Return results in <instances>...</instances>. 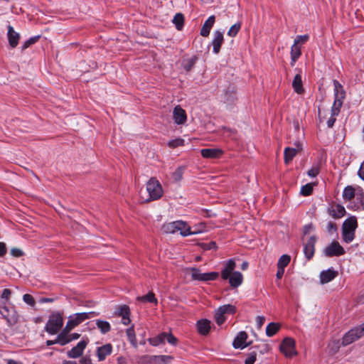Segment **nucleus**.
<instances>
[{
	"mask_svg": "<svg viewBox=\"0 0 364 364\" xmlns=\"http://www.w3.org/2000/svg\"><path fill=\"white\" fill-rule=\"evenodd\" d=\"M96 325L102 333H107L111 330V326L109 322L102 320H97Z\"/></svg>",
	"mask_w": 364,
	"mask_h": 364,
	"instance_id": "35",
	"label": "nucleus"
},
{
	"mask_svg": "<svg viewBox=\"0 0 364 364\" xmlns=\"http://www.w3.org/2000/svg\"><path fill=\"white\" fill-rule=\"evenodd\" d=\"M235 267V262L232 259H230L229 260H228L225 264L223 269L221 271L222 279L224 280L228 279L234 272Z\"/></svg>",
	"mask_w": 364,
	"mask_h": 364,
	"instance_id": "21",
	"label": "nucleus"
},
{
	"mask_svg": "<svg viewBox=\"0 0 364 364\" xmlns=\"http://www.w3.org/2000/svg\"><path fill=\"white\" fill-rule=\"evenodd\" d=\"M215 320L216 323L219 326L224 323L226 320V317L225 316V314L223 313H222L221 310H220L218 308L215 311Z\"/></svg>",
	"mask_w": 364,
	"mask_h": 364,
	"instance_id": "42",
	"label": "nucleus"
},
{
	"mask_svg": "<svg viewBox=\"0 0 364 364\" xmlns=\"http://www.w3.org/2000/svg\"><path fill=\"white\" fill-rule=\"evenodd\" d=\"M281 325L279 323L271 322L266 327V334L269 337L274 336L280 329Z\"/></svg>",
	"mask_w": 364,
	"mask_h": 364,
	"instance_id": "30",
	"label": "nucleus"
},
{
	"mask_svg": "<svg viewBox=\"0 0 364 364\" xmlns=\"http://www.w3.org/2000/svg\"><path fill=\"white\" fill-rule=\"evenodd\" d=\"M11 253L13 256L16 257H21L23 255L22 250L18 248H13L11 251Z\"/></svg>",
	"mask_w": 364,
	"mask_h": 364,
	"instance_id": "55",
	"label": "nucleus"
},
{
	"mask_svg": "<svg viewBox=\"0 0 364 364\" xmlns=\"http://www.w3.org/2000/svg\"><path fill=\"white\" fill-rule=\"evenodd\" d=\"M358 174L359 177L364 181V161L360 165V167L358 170Z\"/></svg>",
	"mask_w": 364,
	"mask_h": 364,
	"instance_id": "59",
	"label": "nucleus"
},
{
	"mask_svg": "<svg viewBox=\"0 0 364 364\" xmlns=\"http://www.w3.org/2000/svg\"><path fill=\"white\" fill-rule=\"evenodd\" d=\"M173 119L176 124H183L187 120L186 111L181 106H176L173 111Z\"/></svg>",
	"mask_w": 364,
	"mask_h": 364,
	"instance_id": "17",
	"label": "nucleus"
},
{
	"mask_svg": "<svg viewBox=\"0 0 364 364\" xmlns=\"http://www.w3.org/2000/svg\"><path fill=\"white\" fill-rule=\"evenodd\" d=\"M257 346H254L250 349V352L247 354V358L245 360V364H254L257 359V352L256 350Z\"/></svg>",
	"mask_w": 364,
	"mask_h": 364,
	"instance_id": "33",
	"label": "nucleus"
},
{
	"mask_svg": "<svg viewBox=\"0 0 364 364\" xmlns=\"http://www.w3.org/2000/svg\"><path fill=\"white\" fill-rule=\"evenodd\" d=\"M40 36H36L30 38L28 40L25 41L22 46V50H25L28 48L31 45L36 43L40 38Z\"/></svg>",
	"mask_w": 364,
	"mask_h": 364,
	"instance_id": "46",
	"label": "nucleus"
},
{
	"mask_svg": "<svg viewBox=\"0 0 364 364\" xmlns=\"http://www.w3.org/2000/svg\"><path fill=\"white\" fill-rule=\"evenodd\" d=\"M137 300L143 302L154 303L156 304L158 303L155 294L151 291L149 292L146 295L138 296Z\"/></svg>",
	"mask_w": 364,
	"mask_h": 364,
	"instance_id": "38",
	"label": "nucleus"
},
{
	"mask_svg": "<svg viewBox=\"0 0 364 364\" xmlns=\"http://www.w3.org/2000/svg\"><path fill=\"white\" fill-rule=\"evenodd\" d=\"M63 313L59 311L53 312L45 326L44 330L50 335H55L59 332L63 326Z\"/></svg>",
	"mask_w": 364,
	"mask_h": 364,
	"instance_id": "2",
	"label": "nucleus"
},
{
	"mask_svg": "<svg viewBox=\"0 0 364 364\" xmlns=\"http://www.w3.org/2000/svg\"><path fill=\"white\" fill-rule=\"evenodd\" d=\"M292 87L297 94H303L304 92L301 75L299 73L295 75L292 82Z\"/></svg>",
	"mask_w": 364,
	"mask_h": 364,
	"instance_id": "28",
	"label": "nucleus"
},
{
	"mask_svg": "<svg viewBox=\"0 0 364 364\" xmlns=\"http://www.w3.org/2000/svg\"><path fill=\"white\" fill-rule=\"evenodd\" d=\"M313 192V187L311 183L303 186L301 188V194L304 196H310Z\"/></svg>",
	"mask_w": 364,
	"mask_h": 364,
	"instance_id": "47",
	"label": "nucleus"
},
{
	"mask_svg": "<svg viewBox=\"0 0 364 364\" xmlns=\"http://www.w3.org/2000/svg\"><path fill=\"white\" fill-rule=\"evenodd\" d=\"M316 242V236H311L307 242L304 245V253L307 260L311 259L314 255Z\"/></svg>",
	"mask_w": 364,
	"mask_h": 364,
	"instance_id": "15",
	"label": "nucleus"
},
{
	"mask_svg": "<svg viewBox=\"0 0 364 364\" xmlns=\"http://www.w3.org/2000/svg\"><path fill=\"white\" fill-rule=\"evenodd\" d=\"M127 336L130 342L133 343L136 341V335L134 329V326H132L126 331Z\"/></svg>",
	"mask_w": 364,
	"mask_h": 364,
	"instance_id": "48",
	"label": "nucleus"
},
{
	"mask_svg": "<svg viewBox=\"0 0 364 364\" xmlns=\"http://www.w3.org/2000/svg\"><path fill=\"white\" fill-rule=\"evenodd\" d=\"M355 197V189L353 187L346 186L343 192V198L345 200H350Z\"/></svg>",
	"mask_w": 364,
	"mask_h": 364,
	"instance_id": "37",
	"label": "nucleus"
},
{
	"mask_svg": "<svg viewBox=\"0 0 364 364\" xmlns=\"http://www.w3.org/2000/svg\"><path fill=\"white\" fill-rule=\"evenodd\" d=\"M89 343L87 338L80 341L75 347L67 352V355L70 358H77L82 355L84 350Z\"/></svg>",
	"mask_w": 364,
	"mask_h": 364,
	"instance_id": "12",
	"label": "nucleus"
},
{
	"mask_svg": "<svg viewBox=\"0 0 364 364\" xmlns=\"http://www.w3.org/2000/svg\"><path fill=\"white\" fill-rule=\"evenodd\" d=\"M309 38V35L297 36L294 39L295 44L305 43Z\"/></svg>",
	"mask_w": 364,
	"mask_h": 364,
	"instance_id": "52",
	"label": "nucleus"
},
{
	"mask_svg": "<svg viewBox=\"0 0 364 364\" xmlns=\"http://www.w3.org/2000/svg\"><path fill=\"white\" fill-rule=\"evenodd\" d=\"M7 364H22V363L20 362H17L14 360L10 359V360H8Z\"/></svg>",
	"mask_w": 364,
	"mask_h": 364,
	"instance_id": "64",
	"label": "nucleus"
},
{
	"mask_svg": "<svg viewBox=\"0 0 364 364\" xmlns=\"http://www.w3.org/2000/svg\"><path fill=\"white\" fill-rule=\"evenodd\" d=\"M146 191L149 198L145 200L148 203L160 199L163 196L164 191L160 182L154 177L151 178L146 183Z\"/></svg>",
	"mask_w": 364,
	"mask_h": 364,
	"instance_id": "5",
	"label": "nucleus"
},
{
	"mask_svg": "<svg viewBox=\"0 0 364 364\" xmlns=\"http://www.w3.org/2000/svg\"><path fill=\"white\" fill-rule=\"evenodd\" d=\"M247 338V334L245 331H240L235 338L232 346L235 348L243 349L248 346L245 343Z\"/></svg>",
	"mask_w": 364,
	"mask_h": 364,
	"instance_id": "22",
	"label": "nucleus"
},
{
	"mask_svg": "<svg viewBox=\"0 0 364 364\" xmlns=\"http://www.w3.org/2000/svg\"><path fill=\"white\" fill-rule=\"evenodd\" d=\"M224 42L223 34L221 31H216L214 33V38L212 41L213 51L214 53L218 54L220 50L222 44Z\"/></svg>",
	"mask_w": 364,
	"mask_h": 364,
	"instance_id": "20",
	"label": "nucleus"
},
{
	"mask_svg": "<svg viewBox=\"0 0 364 364\" xmlns=\"http://www.w3.org/2000/svg\"><path fill=\"white\" fill-rule=\"evenodd\" d=\"M228 279H229L230 285L232 288H237L242 284L243 276L240 272L236 271L233 272Z\"/></svg>",
	"mask_w": 364,
	"mask_h": 364,
	"instance_id": "27",
	"label": "nucleus"
},
{
	"mask_svg": "<svg viewBox=\"0 0 364 364\" xmlns=\"http://www.w3.org/2000/svg\"><path fill=\"white\" fill-rule=\"evenodd\" d=\"M224 314H235L236 313V307L232 304H225L218 307Z\"/></svg>",
	"mask_w": 364,
	"mask_h": 364,
	"instance_id": "40",
	"label": "nucleus"
},
{
	"mask_svg": "<svg viewBox=\"0 0 364 364\" xmlns=\"http://www.w3.org/2000/svg\"><path fill=\"white\" fill-rule=\"evenodd\" d=\"M327 230L329 233L332 234L337 230V226L333 222H328L326 226Z\"/></svg>",
	"mask_w": 364,
	"mask_h": 364,
	"instance_id": "53",
	"label": "nucleus"
},
{
	"mask_svg": "<svg viewBox=\"0 0 364 364\" xmlns=\"http://www.w3.org/2000/svg\"><path fill=\"white\" fill-rule=\"evenodd\" d=\"M183 170L184 168L180 166L172 173V178L175 181H180L183 178Z\"/></svg>",
	"mask_w": 364,
	"mask_h": 364,
	"instance_id": "45",
	"label": "nucleus"
},
{
	"mask_svg": "<svg viewBox=\"0 0 364 364\" xmlns=\"http://www.w3.org/2000/svg\"><path fill=\"white\" fill-rule=\"evenodd\" d=\"M364 336V323L355 326L346 332L341 338L343 346H348Z\"/></svg>",
	"mask_w": 364,
	"mask_h": 364,
	"instance_id": "7",
	"label": "nucleus"
},
{
	"mask_svg": "<svg viewBox=\"0 0 364 364\" xmlns=\"http://www.w3.org/2000/svg\"><path fill=\"white\" fill-rule=\"evenodd\" d=\"M173 23L175 24L178 31H181L184 25V16L182 14L178 13L175 15L173 19Z\"/></svg>",
	"mask_w": 364,
	"mask_h": 364,
	"instance_id": "34",
	"label": "nucleus"
},
{
	"mask_svg": "<svg viewBox=\"0 0 364 364\" xmlns=\"http://www.w3.org/2000/svg\"><path fill=\"white\" fill-rule=\"evenodd\" d=\"M117 364H127L126 358L120 356L117 358Z\"/></svg>",
	"mask_w": 364,
	"mask_h": 364,
	"instance_id": "62",
	"label": "nucleus"
},
{
	"mask_svg": "<svg viewBox=\"0 0 364 364\" xmlns=\"http://www.w3.org/2000/svg\"><path fill=\"white\" fill-rule=\"evenodd\" d=\"M7 252V248L4 242H0V257H4Z\"/></svg>",
	"mask_w": 364,
	"mask_h": 364,
	"instance_id": "56",
	"label": "nucleus"
},
{
	"mask_svg": "<svg viewBox=\"0 0 364 364\" xmlns=\"http://www.w3.org/2000/svg\"><path fill=\"white\" fill-rule=\"evenodd\" d=\"M198 332L203 336H206L210 330V321L208 319H201L197 321Z\"/></svg>",
	"mask_w": 364,
	"mask_h": 364,
	"instance_id": "26",
	"label": "nucleus"
},
{
	"mask_svg": "<svg viewBox=\"0 0 364 364\" xmlns=\"http://www.w3.org/2000/svg\"><path fill=\"white\" fill-rule=\"evenodd\" d=\"M112 346L110 343L103 345L97 348V356L99 361L105 360L106 357L112 353Z\"/></svg>",
	"mask_w": 364,
	"mask_h": 364,
	"instance_id": "23",
	"label": "nucleus"
},
{
	"mask_svg": "<svg viewBox=\"0 0 364 364\" xmlns=\"http://www.w3.org/2000/svg\"><path fill=\"white\" fill-rule=\"evenodd\" d=\"M163 230L165 232L171 234L180 232L182 236H188L193 234L188 224L182 220L165 223L163 225Z\"/></svg>",
	"mask_w": 364,
	"mask_h": 364,
	"instance_id": "4",
	"label": "nucleus"
},
{
	"mask_svg": "<svg viewBox=\"0 0 364 364\" xmlns=\"http://www.w3.org/2000/svg\"><path fill=\"white\" fill-rule=\"evenodd\" d=\"M166 340L168 343L173 346L177 345L178 339L171 333H166Z\"/></svg>",
	"mask_w": 364,
	"mask_h": 364,
	"instance_id": "51",
	"label": "nucleus"
},
{
	"mask_svg": "<svg viewBox=\"0 0 364 364\" xmlns=\"http://www.w3.org/2000/svg\"><path fill=\"white\" fill-rule=\"evenodd\" d=\"M320 173V164H314L311 168L308 171L307 174L311 178L316 177Z\"/></svg>",
	"mask_w": 364,
	"mask_h": 364,
	"instance_id": "44",
	"label": "nucleus"
},
{
	"mask_svg": "<svg viewBox=\"0 0 364 364\" xmlns=\"http://www.w3.org/2000/svg\"><path fill=\"white\" fill-rule=\"evenodd\" d=\"M184 143V140L182 139H176L170 141L168 143V145L171 148H176L180 146H183Z\"/></svg>",
	"mask_w": 364,
	"mask_h": 364,
	"instance_id": "50",
	"label": "nucleus"
},
{
	"mask_svg": "<svg viewBox=\"0 0 364 364\" xmlns=\"http://www.w3.org/2000/svg\"><path fill=\"white\" fill-rule=\"evenodd\" d=\"M346 253L344 248L337 241L332 242L324 250L326 257H333L343 255Z\"/></svg>",
	"mask_w": 364,
	"mask_h": 364,
	"instance_id": "11",
	"label": "nucleus"
},
{
	"mask_svg": "<svg viewBox=\"0 0 364 364\" xmlns=\"http://www.w3.org/2000/svg\"><path fill=\"white\" fill-rule=\"evenodd\" d=\"M295 145L296 148L287 147L284 149V160L286 164H289L296 155L298 151L301 150V146L299 142H296Z\"/></svg>",
	"mask_w": 364,
	"mask_h": 364,
	"instance_id": "18",
	"label": "nucleus"
},
{
	"mask_svg": "<svg viewBox=\"0 0 364 364\" xmlns=\"http://www.w3.org/2000/svg\"><path fill=\"white\" fill-rule=\"evenodd\" d=\"M215 21V17L214 15L210 16L204 23L201 29L200 35L203 37H208L210 34V30L213 26Z\"/></svg>",
	"mask_w": 364,
	"mask_h": 364,
	"instance_id": "25",
	"label": "nucleus"
},
{
	"mask_svg": "<svg viewBox=\"0 0 364 364\" xmlns=\"http://www.w3.org/2000/svg\"><path fill=\"white\" fill-rule=\"evenodd\" d=\"M55 301L53 298L43 297L40 299V303H52Z\"/></svg>",
	"mask_w": 364,
	"mask_h": 364,
	"instance_id": "61",
	"label": "nucleus"
},
{
	"mask_svg": "<svg viewBox=\"0 0 364 364\" xmlns=\"http://www.w3.org/2000/svg\"><path fill=\"white\" fill-rule=\"evenodd\" d=\"M198 60V57L196 55L193 56L188 60H186L183 62V68L186 72H189L192 70L193 66L195 65L196 61Z\"/></svg>",
	"mask_w": 364,
	"mask_h": 364,
	"instance_id": "36",
	"label": "nucleus"
},
{
	"mask_svg": "<svg viewBox=\"0 0 364 364\" xmlns=\"http://www.w3.org/2000/svg\"><path fill=\"white\" fill-rule=\"evenodd\" d=\"M338 274V271L333 267L321 272L319 274L320 283L324 284L333 280Z\"/></svg>",
	"mask_w": 364,
	"mask_h": 364,
	"instance_id": "16",
	"label": "nucleus"
},
{
	"mask_svg": "<svg viewBox=\"0 0 364 364\" xmlns=\"http://www.w3.org/2000/svg\"><path fill=\"white\" fill-rule=\"evenodd\" d=\"M284 269L277 267V272L276 274V277L278 279H281L284 275Z\"/></svg>",
	"mask_w": 364,
	"mask_h": 364,
	"instance_id": "60",
	"label": "nucleus"
},
{
	"mask_svg": "<svg viewBox=\"0 0 364 364\" xmlns=\"http://www.w3.org/2000/svg\"><path fill=\"white\" fill-rule=\"evenodd\" d=\"M114 314L116 316L122 317L123 324L129 325L130 323L131 311L129 306L126 304L117 306Z\"/></svg>",
	"mask_w": 364,
	"mask_h": 364,
	"instance_id": "13",
	"label": "nucleus"
},
{
	"mask_svg": "<svg viewBox=\"0 0 364 364\" xmlns=\"http://www.w3.org/2000/svg\"><path fill=\"white\" fill-rule=\"evenodd\" d=\"M334 86V102L331 107V116L327 121V126L332 128L336 120V116L338 115L341 108L343 105V100L346 97V92L343 85L337 80H333Z\"/></svg>",
	"mask_w": 364,
	"mask_h": 364,
	"instance_id": "1",
	"label": "nucleus"
},
{
	"mask_svg": "<svg viewBox=\"0 0 364 364\" xmlns=\"http://www.w3.org/2000/svg\"><path fill=\"white\" fill-rule=\"evenodd\" d=\"M68 333L69 332L65 331V329H63L57 336L56 339L58 342V344H60V346H65L66 344L69 343L68 339Z\"/></svg>",
	"mask_w": 364,
	"mask_h": 364,
	"instance_id": "32",
	"label": "nucleus"
},
{
	"mask_svg": "<svg viewBox=\"0 0 364 364\" xmlns=\"http://www.w3.org/2000/svg\"><path fill=\"white\" fill-rule=\"evenodd\" d=\"M301 55V50L300 46L294 43L291 48V65L294 66L296 61Z\"/></svg>",
	"mask_w": 364,
	"mask_h": 364,
	"instance_id": "29",
	"label": "nucleus"
},
{
	"mask_svg": "<svg viewBox=\"0 0 364 364\" xmlns=\"http://www.w3.org/2000/svg\"><path fill=\"white\" fill-rule=\"evenodd\" d=\"M357 228L358 221L356 217L351 216L344 220L342 225V237L345 242L350 243L354 240Z\"/></svg>",
	"mask_w": 364,
	"mask_h": 364,
	"instance_id": "3",
	"label": "nucleus"
},
{
	"mask_svg": "<svg viewBox=\"0 0 364 364\" xmlns=\"http://www.w3.org/2000/svg\"><path fill=\"white\" fill-rule=\"evenodd\" d=\"M8 40L9 46L11 48H16L18 44V41L20 38V35L18 33L16 32L14 28L11 26H8Z\"/></svg>",
	"mask_w": 364,
	"mask_h": 364,
	"instance_id": "24",
	"label": "nucleus"
},
{
	"mask_svg": "<svg viewBox=\"0 0 364 364\" xmlns=\"http://www.w3.org/2000/svg\"><path fill=\"white\" fill-rule=\"evenodd\" d=\"M23 300L25 303H26L27 304H28L31 306H34L36 304V301H35L33 296L29 294H24L23 296Z\"/></svg>",
	"mask_w": 364,
	"mask_h": 364,
	"instance_id": "49",
	"label": "nucleus"
},
{
	"mask_svg": "<svg viewBox=\"0 0 364 364\" xmlns=\"http://www.w3.org/2000/svg\"><path fill=\"white\" fill-rule=\"evenodd\" d=\"M11 294V290L9 289H5L2 291L1 298L3 299H5L6 301H8L10 298ZM5 303L6 304V302H5Z\"/></svg>",
	"mask_w": 364,
	"mask_h": 364,
	"instance_id": "54",
	"label": "nucleus"
},
{
	"mask_svg": "<svg viewBox=\"0 0 364 364\" xmlns=\"http://www.w3.org/2000/svg\"><path fill=\"white\" fill-rule=\"evenodd\" d=\"M191 278L193 280L208 282L214 281L219 277V273L216 272H211L208 273H202L200 269L197 268H191Z\"/></svg>",
	"mask_w": 364,
	"mask_h": 364,
	"instance_id": "9",
	"label": "nucleus"
},
{
	"mask_svg": "<svg viewBox=\"0 0 364 364\" xmlns=\"http://www.w3.org/2000/svg\"><path fill=\"white\" fill-rule=\"evenodd\" d=\"M312 228L313 227L311 224L305 225L304 229V234L309 233V231L312 229Z\"/></svg>",
	"mask_w": 364,
	"mask_h": 364,
	"instance_id": "63",
	"label": "nucleus"
},
{
	"mask_svg": "<svg viewBox=\"0 0 364 364\" xmlns=\"http://www.w3.org/2000/svg\"><path fill=\"white\" fill-rule=\"evenodd\" d=\"M201 156L205 159H218L223 154L221 149L208 148L200 151Z\"/></svg>",
	"mask_w": 364,
	"mask_h": 364,
	"instance_id": "19",
	"label": "nucleus"
},
{
	"mask_svg": "<svg viewBox=\"0 0 364 364\" xmlns=\"http://www.w3.org/2000/svg\"><path fill=\"white\" fill-rule=\"evenodd\" d=\"M166 333L163 332L158 336L149 338V343L153 346H157L160 344H163L166 340Z\"/></svg>",
	"mask_w": 364,
	"mask_h": 364,
	"instance_id": "31",
	"label": "nucleus"
},
{
	"mask_svg": "<svg viewBox=\"0 0 364 364\" xmlns=\"http://www.w3.org/2000/svg\"><path fill=\"white\" fill-rule=\"evenodd\" d=\"M241 22H237L232 25L228 32V35L230 37H235L237 36L241 28Z\"/></svg>",
	"mask_w": 364,
	"mask_h": 364,
	"instance_id": "43",
	"label": "nucleus"
},
{
	"mask_svg": "<svg viewBox=\"0 0 364 364\" xmlns=\"http://www.w3.org/2000/svg\"><path fill=\"white\" fill-rule=\"evenodd\" d=\"M0 314L9 326L16 325L18 321L19 315L14 306H9L6 303L0 304Z\"/></svg>",
	"mask_w": 364,
	"mask_h": 364,
	"instance_id": "8",
	"label": "nucleus"
},
{
	"mask_svg": "<svg viewBox=\"0 0 364 364\" xmlns=\"http://www.w3.org/2000/svg\"><path fill=\"white\" fill-rule=\"evenodd\" d=\"M80 337V334L77 333H73L71 334L68 333V340H69V343H70L72 341L78 339Z\"/></svg>",
	"mask_w": 364,
	"mask_h": 364,
	"instance_id": "58",
	"label": "nucleus"
},
{
	"mask_svg": "<svg viewBox=\"0 0 364 364\" xmlns=\"http://www.w3.org/2000/svg\"><path fill=\"white\" fill-rule=\"evenodd\" d=\"M295 347V341L291 338L287 337L282 341L280 344L279 349L286 357L291 358L296 355Z\"/></svg>",
	"mask_w": 364,
	"mask_h": 364,
	"instance_id": "10",
	"label": "nucleus"
},
{
	"mask_svg": "<svg viewBox=\"0 0 364 364\" xmlns=\"http://www.w3.org/2000/svg\"><path fill=\"white\" fill-rule=\"evenodd\" d=\"M235 89L234 86L230 85L227 90L225 91V99L227 101H228V103H231L235 98Z\"/></svg>",
	"mask_w": 364,
	"mask_h": 364,
	"instance_id": "41",
	"label": "nucleus"
},
{
	"mask_svg": "<svg viewBox=\"0 0 364 364\" xmlns=\"http://www.w3.org/2000/svg\"><path fill=\"white\" fill-rule=\"evenodd\" d=\"M97 315L98 313H96L95 311L75 314L69 316L68 321L64 329H65V331L70 333L75 327H76L85 320H87L94 316H97Z\"/></svg>",
	"mask_w": 364,
	"mask_h": 364,
	"instance_id": "6",
	"label": "nucleus"
},
{
	"mask_svg": "<svg viewBox=\"0 0 364 364\" xmlns=\"http://www.w3.org/2000/svg\"><path fill=\"white\" fill-rule=\"evenodd\" d=\"M80 364H93L90 356L82 357L80 360Z\"/></svg>",
	"mask_w": 364,
	"mask_h": 364,
	"instance_id": "57",
	"label": "nucleus"
},
{
	"mask_svg": "<svg viewBox=\"0 0 364 364\" xmlns=\"http://www.w3.org/2000/svg\"><path fill=\"white\" fill-rule=\"evenodd\" d=\"M328 213L335 219L343 217L346 214L344 207L338 203L330 204L327 208Z\"/></svg>",
	"mask_w": 364,
	"mask_h": 364,
	"instance_id": "14",
	"label": "nucleus"
},
{
	"mask_svg": "<svg viewBox=\"0 0 364 364\" xmlns=\"http://www.w3.org/2000/svg\"><path fill=\"white\" fill-rule=\"evenodd\" d=\"M291 257L288 255H282L277 262V267L285 269V267L289 264Z\"/></svg>",
	"mask_w": 364,
	"mask_h": 364,
	"instance_id": "39",
	"label": "nucleus"
}]
</instances>
